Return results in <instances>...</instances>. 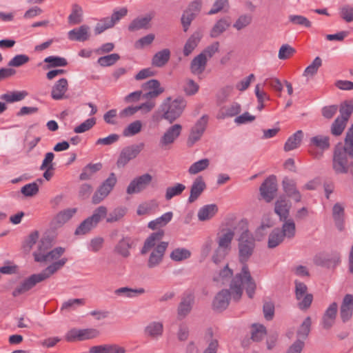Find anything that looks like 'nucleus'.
Instances as JSON below:
<instances>
[{
    "instance_id": "1",
    "label": "nucleus",
    "mask_w": 353,
    "mask_h": 353,
    "mask_svg": "<svg viewBox=\"0 0 353 353\" xmlns=\"http://www.w3.org/2000/svg\"><path fill=\"white\" fill-rule=\"evenodd\" d=\"M239 230L241 235L238 239L239 261L243 265L241 272L236 274L230 281V289L235 299L241 298L244 285L246 293L250 299H252L256 289V284L252 278L247 262L254 252L256 248L255 239L248 228L246 220H241L235 225Z\"/></svg>"
},
{
    "instance_id": "2",
    "label": "nucleus",
    "mask_w": 353,
    "mask_h": 353,
    "mask_svg": "<svg viewBox=\"0 0 353 353\" xmlns=\"http://www.w3.org/2000/svg\"><path fill=\"white\" fill-rule=\"evenodd\" d=\"M164 236V231L159 230L152 233L144 241L141 250V254L145 255L154 248L150 254L147 265L148 268L158 266L163 261V256L168 246V242L161 241Z\"/></svg>"
},
{
    "instance_id": "3",
    "label": "nucleus",
    "mask_w": 353,
    "mask_h": 353,
    "mask_svg": "<svg viewBox=\"0 0 353 353\" xmlns=\"http://www.w3.org/2000/svg\"><path fill=\"white\" fill-rule=\"evenodd\" d=\"M68 261L66 258L52 263L40 273L33 274L25 279L17 285L12 292L14 297H17L21 294H23L32 289L37 283H41L54 274L57 271L60 270Z\"/></svg>"
},
{
    "instance_id": "4",
    "label": "nucleus",
    "mask_w": 353,
    "mask_h": 353,
    "mask_svg": "<svg viewBox=\"0 0 353 353\" xmlns=\"http://www.w3.org/2000/svg\"><path fill=\"white\" fill-rule=\"evenodd\" d=\"M186 105L187 102L182 97H178L174 100L171 97L165 98L159 106L162 119L172 123L182 115Z\"/></svg>"
},
{
    "instance_id": "5",
    "label": "nucleus",
    "mask_w": 353,
    "mask_h": 353,
    "mask_svg": "<svg viewBox=\"0 0 353 353\" xmlns=\"http://www.w3.org/2000/svg\"><path fill=\"white\" fill-rule=\"evenodd\" d=\"M347 154L341 148L336 145L333 152L332 167L335 174H347L350 170V163Z\"/></svg>"
},
{
    "instance_id": "6",
    "label": "nucleus",
    "mask_w": 353,
    "mask_h": 353,
    "mask_svg": "<svg viewBox=\"0 0 353 353\" xmlns=\"http://www.w3.org/2000/svg\"><path fill=\"white\" fill-rule=\"evenodd\" d=\"M144 147V143L141 142L123 148L117 161V167L123 168L130 161L135 159L143 150Z\"/></svg>"
},
{
    "instance_id": "7",
    "label": "nucleus",
    "mask_w": 353,
    "mask_h": 353,
    "mask_svg": "<svg viewBox=\"0 0 353 353\" xmlns=\"http://www.w3.org/2000/svg\"><path fill=\"white\" fill-rule=\"evenodd\" d=\"M117 181L116 175L114 172H111L102 184L99 187L94 193L92 201L94 204H98L101 202L112 190Z\"/></svg>"
},
{
    "instance_id": "8",
    "label": "nucleus",
    "mask_w": 353,
    "mask_h": 353,
    "mask_svg": "<svg viewBox=\"0 0 353 353\" xmlns=\"http://www.w3.org/2000/svg\"><path fill=\"white\" fill-rule=\"evenodd\" d=\"M208 119V116L204 114L192 127L187 140V145L188 147H192L195 143L201 139L206 129Z\"/></svg>"
},
{
    "instance_id": "9",
    "label": "nucleus",
    "mask_w": 353,
    "mask_h": 353,
    "mask_svg": "<svg viewBox=\"0 0 353 353\" xmlns=\"http://www.w3.org/2000/svg\"><path fill=\"white\" fill-rule=\"evenodd\" d=\"M277 190L276 178L274 175H271L261 185L260 195L267 203H270L276 196Z\"/></svg>"
},
{
    "instance_id": "10",
    "label": "nucleus",
    "mask_w": 353,
    "mask_h": 353,
    "mask_svg": "<svg viewBox=\"0 0 353 353\" xmlns=\"http://www.w3.org/2000/svg\"><path fill=\"white\" fill-rule=\"evenodd\" d=\"M152 181V176L145 173L131 181L126 189L128 194L139 193L147 188Z\"/></svg>"
},
{
    "instance_id": "11",
    "label": "nucleus",
    "mask_w": 353,
    "mask_h": 353,
    "mask_svg": "<svg viewBox=\"0 0 353 353\" xmlns=\"http://www.w3.org/2000/svg\"><path fill=\"white\" fill-rule=\"evenodd\" d=\"M313 261L318 266L334 268L341 263V254L336 251L326 254H319L314 257Z\"/></svg>"
},
{
    "instance_id": "12",
    "label": "nucleus",
    "mask_w": 353,
    "mask_h": 353,
    "mask_svg": "<svg viewBox=\"0 0 353 353\" xmlns=\"http://www.w3.org/2000/svg\"><path fill=\"white\" fill-rule=\"evenodd\" d=\"M231 298H232L235 301H239L241 299V298L239 299H235L234 298L232 291L230 288L229 290L223 289L221 290L216 294L213 300V310L219 312L225 310L228 307Z\"/></svg>"
},
{
    "instance_id": "13",
    "label": "nucleus",
    "mask_w": 353,
    "mask_h": 353,
    "mask_svg": "<svg viewBox=\"0 0 353 353\" xmlns=\"http://www.w3.org/2000/svg\"><path fill=\"white\" fill-rule=\"evenodd\" d=\"M194 295L193 293L184 294L177 306V319L183 320L191 312L194 303Z\"/></svg>"
},
{
    "instance_id": "14",
    "label": "nucleus",
    "mask_w": 353,
    "mask_h": 353,
    "mask_svg": "<svg viewBox=\"0 0 353 353\" xmlns=\"http://www.w3.org/2000/svg\"><path fill=\"white\" fill-rule=\"evenodd\" d=\"M353 316V295L347 294L340 307V318L343 323L349 321Z\"/></svg>"
},
{
    "instance_id": "15",
    "label": "nucleus",
    "mask_w": 353,
    "mask_h": 353,
    "mask_svg": "<svg viewBox=\"0 0 353 353\" xmlns=\"http://www.w3.org/2000/svg\"><path fill=\"white\" fill-rule=\"evenodd\" d=\"M108 209L105 206L101 205L97 208L94 211L92 216L88 217L82 221V226L87 225L88 227L92 230L96 228L98 223L106 216Z\"/></svg>"
},
{
    "instance_id": "16",
    "label": "nucleus",
    "mask_w": 353,
    "mask_h": 353,
    "mask_svg": "<svg viewBox=\"0 0 353 353\" xmlns=\"http://www.w3.org/2000/svg\"><path fill=\"white\" fill-rule=\"evenodd\" d=\"M291 203L287 201L285 196H280L274 204V212L279 216V220L284 221L288 219Z\"/></svg>"
},
{
    "instance_id": "17",
    "label": "nucleus",
    "mask_w": 353,
    "mask_h": 353,
    "mask_svg": "<svg viewBox=\"0 0 353 353\" xmlns=\"http://www.w3.org/2000/svg\"><path fill=\"white\" fill-rule=\"evenodd\" d=\"M283 191L286 195L293 199L295 202L301 201V194L296 188V183L294 180L285 177L282 181Z\"/></svg>"
},
{
    "instance_id": "18",
    "label": "nucleus",
    "mask_w": 353,
    "mask_h": 353,
    "mask_svg": "<svg viewBox=\"0 0 353 353\" xmlns=\"http://www.w3.org/2000/svg\"><path fill=\"white\" fill-rule=\"evenodd\" d=\"M235 231L239 232V230H236L235 226L232 229L223 230L221 234L217 237L218 247L230 251L231 243L234 239Z\"/></svg>"
},
{
    "instance_id": "19",
    "label": "nucleus",
    "mask_w": 353,
    "mask_h": 353,
    "mask_svg": "<svg viewBox=\"0 0 353 353\" xmlns=\"http://www.w3.org/2000/svg\"><path fill=\"white\" fill-rule=\"evenodd\" d=\"M77 211V209L75 208H68L60 211L52 219V225L54 228L62 227L76 214Z\"/></svg>"
},
{
    "instance_id": "20",
    "label": "nucleus",
    "mask_w": 353,
    "mask_h": 353,
    "mask_svg": "<svg viewBox=\"0 0 353 353\" xmlns=\"http://www.w3.org/2000/svg\"><path fill=\"white\" fill-rule=\"evenodd\" d=\"M338 311V305L333 302L325 310L322 318V325L325 330L330 329L334 324L336 314Z\"/></svg>"
},
{
    "instance_id": "21",
    "label": "nucleus",
    "mask_w": 353,
    "mask_h": 353,
    "mask_svg": "<svg viewBox=\"0 0 353 353\" xmlns=\"http://www.w3.org/2000/svg\"><path fill=\"white\" fill-rule=\"evenodd\" d=\"M89 352L90 353H126V350L117 343H108L92 346Z\"/></svg>"
},
{
    "instance_id": "22",
    "label": "nucleus",
    "mask_w": 353,
    "mask_h": 353,
    "mask_svg": "<svg viewBox=\"0 0 353 353\" xmlns=\"http://www.w3.org/2000/svg\"><path fill=\"white\" fill-rule=\"evenodd\" d=\"M68 89V82L65 78L57 81L53 85L51 91V96L53 99L60 100L67 98L65 95Z\"/></svg>"
},
{
    "instance_id": "23",
    "label": "nucleus",
    "mask_w": 353,
    "mask_h": 353,
    "mask_svg": "<svg viewBox=\"0 0 353 353\" xmlns=\"http://www.w3.org/2000/svg\"><path fill=\"white\" fill-rule=\"evenodd\" d=\"M230 25L231 21L229 17L221 18L210 30V37L213 39L219 37L230 28Z\"/></svg>"
},
{
    "instance_id": "24",
    "label": "nucleus",
    "mask_w": 353,
    "mask_h": 353,
    "mask_svg": "<svg viewBox=\"0 0 353 353\" xmlns=\"http://www.w3.org/2000/svg\"><path fill=\"white\" fill-rule=\"evenodd\" d=\"M181 130L182 125L180 124H174L170 126L161 137V143L163 145L172 143L181 134Z\"/></svg>"
},
{
    "instance_id": "25",
    "label": "nucleus",
    "mask_w": 353,
    "mask_h": 353,
    "mask_svg": "<svg viewBox=\"0 0 353 353\" xmlns=\"http://www.w3.org/2000/svg\"><path fill=\"white\" fill-rule=\"evenodd\" d=\"M90 27L82 25L78 28H74L68 32V38L71 41H85L90 38Z\"/></svg>"
},
{
    "instance_id": "26",
    "label": "nucleus",
    "mask_w": 353,
    "mask_h": 353,
    "mask_svg": "<svg viewBox=\"0 0 353 353\" xmlns=\"http://www.w3.org/2000/svg\"><path fill=\"white\" fill-rule=\"evenodd\" d=\"M205 188L206 185L202 176L196 178L190 188V195L188 198V202L190 203L194 202Z\"/></svg>"
},
{
    "instance_id": "27",
    "label": "nucleus",
    "mask_w": 353,
    "mask_h": 353,
    "mask_svg": "<svg viewBox=\"0 0 353 353\" xmlns=\"http://www.w3.org/2000/svg\"><path fill=\"white\" fill-rule=\"evenodd\" d=\"M332 217L336 227L339 231H343L345 228V210L344 207L339 203H336L332 208Z\"/></svg>"
},
{
    "instance_id": "28",
    "label": "nucleus",
    "mask_w": 353,
    "mask_h": 353,
    "mask_svg": "<svg viewBox=\"0 0 353 353\" xmlns=\"http://www.w3.org/2000/svg\"><path fill=\"white\" fill-rule=\"evenodd\" d=\"M171 52L168 48L157 52L152 59V65L157 68L165 66L170 59Z\"/></svg>"
},
{
    "instance_id": "29",
    "label": "nucleus",
    "mask_w": 353,
    "mask_h": 353,
    "mask_svg": "<svg viewBox=\"0 0 353 353\" xmlns=\"http://www.w3.org/2000/svg\"><path fill=\"white\" fill-rule=\"evenodd\" d=\"M208 60L206 57L201 53L196 56L190 63V70L194 74H202L206 67Z\"/></svg>"
},
{
    "instance_id": "30",
    "label": "nucleus",
    "mask_w": 353,
    "mask_h": 353,
    "mask_svg": "<svg viewBox=\"0 0 353 353\" xmlns=\"http://www.w3.org/2000/svg\"><path fill=\"white\" fill-rule=\"evenodd\" d=\"M132 239L130 237H123L115 245L114 251L117 254L127 258L130 256V249L132 248Z\"/></svg>"
},
{
    "instance_id": "31",
    "label": "nucleus",
    "mask_w": 353,
    "mask_h": 353,
    "mask_svg": "<svg viewBox=\"0 0 353 353\" xmlns=\"http://www.w3.org/2000/svg\"><path fill=\"white\" fill-rule=\"evenodd\" d=\"M144 332L146 335L157 339L163 334V325L160 321H152L145 327Z\"/></svg>"
},
{
    "instance_id": "32",
    "label": "nucleus",
    "mask_w": 353,
    "mask_h": 353,
    "mask_svg": "<svg viewBox=\"0 0 353 353\" xmlns=\"http://www.w3.org/2000/svg\"><path fill=\"white\" fill-rule=\"evenodd\" d=\"M152 18L149 14L143 17H137L132 21L128 26V30L130 32H134L141 29H148L150 27Z\"/></svg>"
},
{
    "instance_id": "33",
    "label": "nucleus",
    "mask_w": 353,
    "mask_h": 353,
    "mask_svg": "<svg viewBox=\"0 0 353 353\" xmlns=\"http://www.w3.org/2000/svg\"><path fill=\"white\" fill-rule=\"evenodd\" d=\"M201 39V34L199 32H194L187 40L183 48V54L189 56L198 46Z\"/></svg>"
},
{
    "instance_id": "34",
    "label": "nucleus",
    "mask_w": 353,
    "mask_h": 353,
    "mask_svg": "<svg viewBox=\"0 0 353 353\" xmlns=\"http://www.w3.org/2000/svg\"><path fill=\"white\" fill-rule=\"evenodd\" d=\"M241 110V105L238 103H232L228 107H224L218 113L216 118L223 119L226 117H232L237 115Z\"/></svg>"
},
{
    "instance_id": "35",
    "label": "nucleus",
    "mask_w": 353,
    "mask_h": 353,
    "mask_svg": "<svg viewBox=\"0 0 353 353\" xmlns=\"http://www.w3.org/2000/svg\"><path fill=\"white\" fill-rule=\"evenodd\" d=\"M303 133L302 130H298L290 136L284 145V150L289 152L299 147L301 145Z\"/></svg>"
},
{
    "instance_id": "36",
    "label": "nucleus",
    "mask_w": 353,
    "mask_h": 353,
    "mask_svg": "<svg viewBox=\"0 0 353 353\" xmlns=\"http://www.w3.org/2000/svg\"><path fill=\"white\" fill-rule=\"evenodd\" d=\"M101 168L102 164L101 163H89L83 168L82 172L79 175V179L81 181L90 180Z\"/></svg>"
},
{
    "instance_id": "37",
    "label": "nucleus",
    "mask_w": 353,
    "mask_h": 353,
    "mask_svg": "<svg viewBox=\"0 0 353 353\" xmlns=\"http://www.w3.org/2000/svg\"><path fill=\"white\" fill-rule=\"evenodd\" d=\"M285 239L281 229L275 228L272 230L268 236V247L270 249L279 246Z\"/></svg>"
},
{
    "instance_id": "38",
    "label": "nucleus",
    "mask_w": 353,
    "mask_h": 353,
    "mask_svg": "<svg viewBox=\"0 0 353 353\" xmlns=\"http://www.w3.org/2000/svg\"><path fill=\"white\" fill-rule=\"evenodd\" d=\"M218 211L216 204L204 205L198 212V219L201 221L209 220L213 217Z\"/></svg>"
},
{
    "instance_id": "39",
    "label": "nucleus",
    "mask_w": 353,
    "mask_h": 353,
    "mask_svg": "<svg viewBox=\"0 0 353 353\" xmlns=\"http://www.w3.org/2000/svg\"><path fill=\"white\" fill-rule=\"evenodd\" d=\"M336 145H340L345 154L353 159V123L346 132L344 145L338 143Z\"/></svg>"
},
{
    "instance_id": "40",
    "label": "nucleus",
    "mask_w": 353,
    "mask_h": 353,
    "mask_svg": "<svg viewBox=\"0 0 353 353\" xmlns=\"http://www.w3.org/2000/svg\"><path fill=\"white\" fill-rule=\"evenodd\" d=\"M281 221L283 223L280 229L283 236L289 239L294 238L296 234V225L294 220L288 219Z\"/></svg>"
},
{
    "instance_id": "41",
    "label": "nucleus",
    "mask_w": 353,
    "mask_h": 353,
    "mask_svg": "<svg viewBox=\"0 0 353 353\" xmlns=\"http://www.w3.org/2000/svg\"><path fill=\"white\" fill-rule=\"evenodd\" d=\"M312 319L310 316L306 317L296 331L297 339L304 342L311 330Z\"/></svg>"
},
{
    "instance_id": "42",
    "label": "nucleus",
    "mask_w": 353,
    "mask_h": 353,
    "mask_svg": "<svg viewBox=\"0 0 353 353\" xmlns=\"http://www.w3.org/2000/svg\"><path fill=\"white\" fill-rule=\"evenodd\" d=\"M26 96H28L26 91H12L1 94L0 99L6 103H12L24 99Z\"/></svg>"
},
{
    "instance_id": "43",
    "label": "nucleus",
    "mask_w": 353,
    "mask_h": 353,
    "mask_svg": "<svg viewBox=\"0 0 353 353\" xmlns=\"http://www.w3.org/2000/svg\"><path fill=\"white\" fill-rule=\"evenodd\" d=\"M173 214L172 212H168L163 214L160 217L151 221L148 223V228L152 230H156L159 228L166 225L172 219Z\"/></svg>"
},
{
    "instance_id": "44",
    "label": "nucleus",
    "mask_w": 353,
    "mask_h": 353,
    "mask_svg": "<svg viewBox=\"0 0 353 353\" xmlns=\"http://www.w3.org/2000/svg\"><path fill=\"white\" fill-rule=\"evenodd\" d=\"M65 252V249L62 247H57L50 250L48 254L42 255V258H37L39 263H48L58 259Z\"/></svg>"
},
{
    "instance_id": "45",
    "label": "nucleus",
    "mask_w": 353,
    "mask_h": 353,
    "mask_svg": "<svg viewBox=\"0 0 353 353\" xmlns=\"http://www.w3.org/2000/svg\"><path fill=\"white\" fill-rule=\"evenodd\" d=\"M51 246V241L48 238L41 239L39 243L38 249L33 252L34 261L37 262V258H42V255L48 254Z\"/></svg>"
},
{
    "instance_id": "46",
    "label": "nucleus",
    "mask_w": 353,
    "mask_h": 353,
    "mask_svg": "<svg viewBox=\"0 0 353 353\" xmlns=\"http://www.w3.org/2000/svg\"><path fill=\"white\" fill-rule=\"evenodd\" d=\"M266 334V328L263 325L259 323H254L252 325L250 338L252 341L254 342H259L262 341Z\"/></svg>"
},
{
    "instance_id": "47",
    "label": "nucleus",
    "mask_w": 353,
    "mask_h": 353,
    "mask_svg": "<svg viewBox=\"0 0 353 353\" xmlns=\"http://www.w3.org/2000/svg\"><path fill=\"white\" fill-rule=\"evenodd\" d=\"M127 212V208L125 207H117L106 215L107 223H114L121 221Z\"/></svg>"
},
{
    "instance_id": "48",
    "label": "nucleus",
    "mask_w": 353,
    "mask_h": 353,
    "mask_svg": "<svg viewBox=\"0 0 353 353\" xmlns=\"http://www.w3.org/2000/svg\"><path fill=\"white\" fill-rule=\"evenodd\" d=\"M44 62L48 63L44 69L48 70L52 68L64 67L68 65L67 60L63 57L50 56L44 59Z\"/></svg>"
},
{
    "instance_id": "49",
    "label": "nucleus",
    "mask_w": 353,
    "mask_h": 353,
    "mask_svg": "<svg viewBox=\"0 0 353 353\" xmlns=\"http://www.w3.org/2000/svg\"><path fill=\"white\" fill-rule=\"evenodd\" d=\"M144 292L145 290L143 288L132 289L128 287H122L114 291L115 294L118 296L123 295L128 298H133Z\"/></svg>"
},
{
    "instance_id": "50",
    "label": "nucleus",
    "mask_w": 353,
    "mask_h": 353,
    "mask_svg": "<svg viewBox=\"0 0 353 353\" xmlns=\"http://www.w3.org/2000/svg\"><path fill=\"white\" fill-rule=\"evenodd\" d=\"M310 143L321 150H326L330 148V138L326 136L318 135L310 139Z\"/></svg>"
},
{
    "instance_id": "51",
    "label": "nucleus",
    "mask_w": 353,
    "mask_h": 353,
    "mask_svg": "<svg viewBox=\"0 0 353 353\" xmlns=\"http://www.w3.org/2000/svg\"><path fill=\"white\" fill-rule=\"evenodd\" d=\"M114 26L112 20L110 17H104L99 20L94 28L95 35H99L103 33L108 29L112 28Z\"/></svg>"
},
{
    "instance_id": "52",
    "label": "nucleus",
    "mask_w": 353,
    "mask_h": 353,
    "mask_svg": "<svg viewBox=\"0 0 353 353\" xmlns=\"http://www.w3.org/2000/svg\"><path fill=\"white\" fill-rule=\"evenodd\" d=\"M340 116L339 118H342L346 121H348L351 114L353 112V101H345L341 103L339 108Z\"/></svg>"
},
{
    "instance_id": "53",
    "label": "nucleus",
    "mask_w": 353,
    "mask_h": 353,
    "mask_svg": "<svg viewBox=\"0 0 353 353\" xmlns=\"http://www.w3.org/2000/svg\"><path fill=\"white\" fill-rule=\"evenodd\" d=\"M82 8L77 4L72 6L71 14L68 17V22L70 24H79L82 21Z\"/></svg>"
},
{
    "instance_id": "54",
    "label": "nucleus",
    "mask_w": 353,
    "mask_h": 353,
    "mask_svg": "<svg viewBox=\"0 0 353 353\" xmlns=\"http://www.w3.org/2000/svg\"><path fill=\"white\" fill-rule=\"evenodd\" d=\"M252 21V17L249 14L240 15L233 24V28L236 30H241L248 26Z\"/></svg>"
},
{
    "instance_id": "55",
    "label": "nucleus",
    "mask_w": 353,
    "mask_h": 353,
    "mask_svg": "<svg viewBox=\"0 0 353 353\" xmlns=\"http://www.w3.org/2000/svg\"><path fill=\"white\" fill-rule=\"evenodd\" d=\"M185 186L182 183H176L174 186L167 188L165 191V199L169 201L174 196H179L185 190Z\"/></svg>"
},
{
    "instance_id": "56",
    "label": "nucleus",
    "mask_w": 353,
    "mask_h": 353,
    "mask_svg": "<svg viewBox=\"0 0 353 353\" xmlns=\"http://www.w3.org/2000/svg\"><path fill=\"white\" fill-rule=\"evenodd\" d=\"M322 65V60L319 57H316L304 70L303 76L313 77L318 72L319 68Z\"/></svg>"
},
{
    "instance_id": "57",
    "label": "nucleus",
    "mask_w": 353,
    "mask_h": 353,
    "mask_svg": "<svg viewBox=\"0 0 353 353\" xmlns=\"http://www.w3.org/2000/svg\"><path fill=\"white\" fill-rule=\"evenodd\" d=\"M347 122V121L343 119L342 118L337 117L332 124V134L334 136L341 135L346 126Z\"/></svg>"
},
{
    "instance_id": "58",
    "label": "nucleus",
    "mask_w": 353,
    "mask_h": 353,
    "mask_svg": "<svg viewBox=\"0 0 353 353\" xmlns=\"http://www.w3.org/2000/svg\"><path fill=\"white\" fill-rule=\"evenodd\" d=\"M191 253L188 250L185 248H176L171 252L170 257L174 261H181L188 259Z\"/></svg>"
},
{
    "instance_id": "59",
    "label": "nucleus",
    "mask_w": 353,
    "mask_h": 353,
    "mask_svg": "<svg viewBox=\"0 0 353 353\" xmlns=\"http://www.w3.org/2000/svg\"><path fill=\"white\" fill-rule=\"evenodd\" d=\"M119 59V54L113 53L109 55L99 57L97 62L102 67H108L114 65Z\"/></svg>"
},
{
    "instance_id": "60",
    "label": "nucleus",
    "mask_w": 353,
    "mask_h": 353,
    "mask_svg": "<svg viewBox=\"0 0 353 353\" xmlns=\"http://www.w3.org/2000/svg\"><path fill=\"white\" fill-rule=\"evenodd\" d=\"M210 164V161L208 159H203L195 163H194L188 170V172L191 174H196L199 172L205 170Z\"/></svg>"
},
{
    "instance_id": "61",
    "label": "nucleus",
    "mask_w": 353,
    "mask_h": 353,
    "mask_svg": "<svg viewBox=\"0 0 353 353\" xmlns=\"http://www.w3.org/2000/svg\"><path fill=\"white\" fill-rule=\"evenodd\" d=\"M142 124L139 120L130 123L126 128L124 129L123 134L125 137L133 136L138 134L141 130Z\"/></svg>"
},
{
    "instance_id": "62",
    "label": "nucleus",
    "mask_w": 353,
    "mask_h": 353,
    "mask_svg": "<svg viewBox=\"0 0 353 353\" xmlns=\"http://www.w3.org/2000/svg\"><path fill=\"white\" fill-rule=\"evenodd\" d=\"M39 239V232H31L23 244V249L26 252H29L32 246L37 243Z\"/></svg>"
},
{
    "instance_id": "63",
    "label": "nucleus",
    "mask_w": 353,
    "mask_h": 353,
    "mask_svg": "<svg viewBox=\"0 0 353 353\" xmlns=\"http://www.w3.org/2000/svg\"><path fill=\"white\" fill-rule=\"evenodd\" d=\"M79 341H84L96 338L99 336V332L96 329L89 328L79 330Z\"/></svg>"
},
{
    "instance_id": "64",
    "label": "nucleus",
    "mask_w": 353,
    "mask_h": 353,
    "mask_svg": "<svg viewBox=\"0 0 353 353\" xmlns=\"http://www.w3.org/2000/svg\"><path fill=\"white\" fill-rule=\"evenodd\" d=\"M295 52L296 50L294 48L288 44H284L279 49L278 57L279 59L285 60L292 56Z\"/></svg>"
}]
</instances>
